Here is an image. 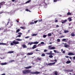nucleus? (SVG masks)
Masks as SVG:
<instances>
[{"instance_id": "obj_16", "label": "nucleus", "mask_w": 75, "mask_h": 75, "mask_svg": "<svg viewBox=\"0 0 75 75\" xmlns=\"http://www.w3.org/2000/svg\"><path fill=\"white\" fill-rule=\"evenodd\" d=\"M38 42H33V44H38Z\"/></svg>"}, {"instance_id": "obj_58", "label": "nucleus", "mask_w": 75, "mask_h": 75, "mask_svg": "<svg viewBox=\"0 0 75 75\" xmlns=\"http://www.w3.org/2000/svg\"><path fill=\"white\" fill-rule=\"evenodd\" d=\"M2 13H3V12H0V14H2Z\"/></svg>"}, {"instance_id": "obj_39", "label": "nucleus", "mask_w": 75, "mask_h": 75, "mask_svg": "<svg viewBox=\"0 0 75 75\" xmlns=\"http://www.w3.org/2000/svg\"><path fill=\"white\" fill-rule=\"evenodd\" d=\"M53 1L54 3H55L56 2H57V1H58V0H53Z\"/></svg>"}, {"instance_id": "obj_24", "label": "nucleus", "mask_w": 75, "mask_h": 75, "mask_svg": "<svg viewBox=\"0 0 75 75\" xmlns=\"http://www.w3.org/2000/svg\"><path fill=\"white\" fill-rule=\"evenodd\" d=\"M64 33H67L69 32V31L68 30H64Z\"/></svg>"}, {"instance_id": "obj_47", "label": "nucleus", "mask_w": 75, "mask_h": 75, "mask_svg": "<svg viewBox=\"0 0 75 75\" xmlns=\"http://www.w3.org/2000/svg\"><path fill=\"white\" fill-rule=\"evenodd\" d=\"M13 61H14V60H12L9 61L10 62H13Z\"/></svg>"}, {"instance_id": "obj_36", "label": "nucleus", "mask_w": 75, "mask_h": 75, "mask_svg": "<svg viewBox=\"0 0 75 75\" xmlns=\"http://www.w3.org/2000/svg\"><path fill=\"white\" fill-rule=\"evenodd\" d=\"M45 55L44 54V53H43L42 55L41 56L42 57H44V56H45Z\"/></svg>"}, {"instance_id": "obj_35", "label": "nucleus", "mask_w": 75, "mask_h": 75, "mask_svg": "<svg viewBox=\"0 0 75 75\" xmlns=\"http://www.w3.org/2000/svg\"><path fill=\"white\" fill-rule=\"evenodd\" d=\"M38 20H37V21H34V23H35V24H36V23H37L38 22Z\"/></svg>"}, {"instance_id": "obj_3", "label": "nucleus", "mask_w": 75, "mask_h": 75, "mask_svg": "<svg viewBox=\"0 0 75 75\" xmlns=\"http://www.w3.org/2000/svg\"><path fill=\"white\" fill-rule=\"evenodd\" d=\"M12 43H11V45H14V44L15 45H17V44H19V42L18 41L16 42V40H14L13 42Z\"/></svg>"}, {"instance_id": "obj_50", "label": "nucleus", "mask_w": 75, "mask_h": 75, "mask_svg": "<svg viewBox=\"0 0 75 75\" xmlns=\"http://www.w3.org/2000/svg\"><path fill=\"white\" fill-rule=\"evenodd\" d=\"M54 61L55 62H57V59H54Z\"/></svg>"}, {"instance_id": "obj_44", "label": "nucleus", "mask_w": 75, "mask_h": 75, "mask_svg": "<svg viewBox=\"0 0 75 75\" xmlns=\"http://www.w3.org/2000/svg\"><path fill=\"white\" fill-rule=\"evenodd\" d=\"M65 57L66 58H69V56H66Z\"/></svg>"}, {"instance_id": "obj_52", "label": "nucleus", "mask_w": 75, "mask_h": 75, "mask_svg": "<svg viewBox=\"0 0 75 75\" xmlns=\"http://www.w3.org/2000/svg\"><path fill=\"white\" fill-rule=\"evenodd\" d=\"M59 27V26L58 25H56V27L57 28H58Z\"/></svg>"}, {"instance_id": "obj_56", "label": "nucleus", "mask_w": 75, "mask_h": 75, "mask_svg": "<svg viewBox=\"0 0 75 75\" xmlns=\"http://www.w3.org/2000/svg\"><path fill=\"white\" fill-rule=\"evenodd\" d=\"M26 11H29V10H28V9H26Z\"/></svg>"}, {"instance_id": "obj_5", "label": "nucleus", "mask_w": 75, "mask_h": 75, "mask_svg": "<svg viewBox=\"0 0 75 75\" xmlns=\"http://www.w3.org/2000/svg\"><path fill=\"white\" fill-rule=\"evenodd\" d=\"M55 62L50 63L48 64L47 65H50V66H52V65L55 64Z\"/></svg>"}, {"instance_id": "obj_46", "label": "nucleus", "mask_w": 75, "mask_h": 75, "mask_svg": "<svg viewBox=\"0 0 75 75\" xmlns=\"http://www.w3.org/2000/svg\"><path fill=\"white\" fill-rule=\"evenodd\" d=\"M40 44H44V42H42L40 43Z\"/></svg>"}, {"instance_id": "obj_20", "label": "nucleus", "mask_w": 75, "mask_h": 75, "mask_svg": "<svg viewBox=\"0 0 75 75\" xmlns=\"http://www.w3.org/2000/svg\"><path fill=\"white\" fill-rule=\"evenodd\" d=\"M32 44H33V42H29L28 44V45H31Z\"/></svg>"}, {"instance_id": "obj_31", "label": "nucleus", "mask_w": 75, "mask_h": 75, "mask_svg": "<svg viewBox=\"0 0 75 75\" xmlns=\"http://www.w3.org/2000/svg\"><path fill=\"white\" fill-rule=\"evenodd\" d=\"M68 19L69 20V21H71L72 20V19L71 18H68Z\"/></svg>"}, {"instance_id": "obj_45", "label": "nucleus", "mask_w": 75, "mask_h": 75, "mask_svg": "<svg viewBox=\"0 0 75 75\" xmlns=\"http://www.w3.org/2000/svg\"><path fill=\"white\" fill-rule=\"evenodd\" d=\"M34 22H31L30 23V24L32 25V24H34Z\"/></svg>"}, {"instance_id": "obj_29", "label": "nucleus", "mask_w": 75, "mask_h": 75, "mask_svg": "<svg viewBox=\"0 0 75 75\" xmlns=\"http://www.w3.org/2000/svg\"><path fill=\"white\" fill-rule=\"evenodd\" d=\"M20 28H21L22 29H23V30H24V29H25V28L23 27H21Z\"/></svg>"}, {"instance_id": "obj_26", "label": "nucleus", "mask_w": 75, "mask_h": 75, "mask_svg": "<svg viewBox=\"0 0 75 75\" xmlns=\"http://www.w3.org/2000/svg\"><path fill=\"white\" fill-rule=\"evenodd\" d=\"M0 45H7V44L1 43H0Z\"/></svg>"}, {"instance_id": "obj_9", "label": "nucleus", "mask_w": 75, "mask_h": 75, "mask_svg": "<svg viewBox=\"0 0 75 75\" xmlns=\"http://www.w3.org/2000/svg\"><path fill=\"white\" fill-rule=\"evenodd\" d=\"M68 55H70V56L75 55V54H74L73 53L70 52V53H69L68 54Z\"/></svg>"}, {"instance_id": "obj_6", "label": "nucleus", "mask_w": 75, "mask_h": 75, "mask_svg": "<svg viewBox=\"0 0 75 75\" xmlns=\"http://www.w3.org/2000/svg\"><path fill=\"white\" fill-rule=\"evenodd\" d=\"M64 46L65 48H68V47H69V45H67V43H65L64 44Z\"/></svg>"}, {"instance_id": "obj_48", "label": "nucleus", "mask_w": 75, "mask_h": 75, "mask_svg": "<svg viewBox=\"0 0 75 75\" xmlns=\"http://www.w3.org/2000/svg\"><path fill=\"white\" fill-rule=\"evenodd\" d=\"M25 69H29L28 67H25Z\"/></svg>"}, {"instance_id": "obj_62", "label": "nucleus", "mask_w": 75, "mask_h": 75, "mask_svg": "<svg viewBox=\"0 0 75 75\" xmlns=\"http://www.w3.org/2000/svg\"><path fill=\"white\" fill-rule=\"evenodd\" d=\"M63 37H64V36H61L60 37H59V38H62Z\"/></svg>"}, {"instance_id": "obj_28", "label": "nucleus", "mask_w": 75, "mask_h": 75, "mask_svg": "<svg viewBox=\"0 0 75 75\" xmlns=\"http://www.w3.org/2000/svg\"><path fill=\"white\" fill-rule=\"evenodd\" d=\"M54 49H55V47H51V50H54Z\"/></svg>"}, {"instance_id": "obj_12", "label": "nucleus", "mask_w": 75, "mask_h": 75, "mask_svg": "<svg viewBox=\"0 0 75 75\" xmlns=\"http://www.w3.org/2000/svg\"><path fill=\"white\" fill-rule=\"evenodd\" d=\"M36 45H34L32 47V48L33 49H35V48H37V46H36Z\"/></svg>"}, {"instance_id": "obj_38", "label": "nucleus", "mask_w": 75, "mask_h": 75, "mask_svg": "<svg viewBox=\"0 0 75 75\" xmlns=\"http://www.w3.org/2000/svg\"><path fill=\"white\" fill-rule=\"evenodd\" d=\"M66 39H63L62 40V41H66Z\"/></svg>"}, {"instance_id": "obj_19", "label": "nucleus", "mask_w": 75, "mask_h": 75, "mask_svg": "<svg viewBox=\"0 0 75 75\" xmlns=\"http://www.w3.org/2000/svg\"><path fill=\"white\" fill-rule=\"evenodd\" d=\"M67 20H65L64 21L62 22V24H64V23H65V22H67Z\"/></svg>"}, {"instance_id": "obj_34", "label": "nucleus", "mask_w": 75, "mask_h": 75, "mask_svg": "<svg viewBox=\"0 0 75 75\" xmlns=\"http://www.w3.org/2000/svg\"><path fill=\"white\" fill-rule=\"evenodd\" d=\"M57 42H60V41H61L59 39H57Z\"/></svg>"}, {"instance_id": "obj_41", "label": "nucleus", "mask_w": 75, "mask_h": 75, "mask_svg": "<svg viewBox=\"0 0 75 75\" xmlns=\"http://www.w3.org/2000/svg\"><path fill=\"white\" fill-rule=\"evenodd\" d=\"M42 21V19H41L40 20H39V21H38L39 23L40 22H41V21Z\"/></svg>"}, {"instance_id": "obj_15", "label": "nucleus", "mask_w": 75, "mask_h": 75, "mask_svg": "<svg viewBox=\"0 0 75 75\" xmlns=\"http://www.w3.org/2000/svg\"><path fill=\"white\" fill-rule=\"evenodd\" d=\"M71 15L72 13L69 12H68L67 14V16H71Z\"/></svg>"}, {"instance_id": "obj_22", "label": "nucleus", "mask_w": 75, "mask_h": 75, "mask_svg": "<svg viewBox=\"0 0 75 75\" xmlns=\"http://www.w3.org/2000/svg\"><path fill=\"white\" fill-rule=\"evenodd\" d=\"M52 47V46H51V45H50L48 47L49 50H51V47Z\"/></svg>"}, {"instance_id": "obj_10", "label": "nucleus", "mask_w": 75, "mask_h": 75, "mask_svg": "<svg viewBox=\"0 0 75 75\" xmlns=\"http://www.w3.org/2000/svg\"><path fill=\"white\" fill-rule=\"evenodd\" d=\"M22 47H23V48H27V46L25 44H23Z\"/></svg>"}, {"instance_id": "obj_11", "label": "nucleus", "mask_w": 75, "mask_h": 75, "mask_svg": "<svg viewBox=\"0 0 75 75\" xmlns=\"http://www.w3.org/2000/svg\"><path fill=\"white\" fill-rule=\"evenodd\" d=\"M7 63L6 62H5L3 63H1L0 64V65H7Z\"/></svg>"}, {"instance_id": "obj_64", "label": "nucleus", "mask_w": 75, "mask_h": 75, "mask_svg": "<svg viewBox=\"0 0 75 75\" xmlns=\"http://www.w3.org/2000/svg\"><path fill=\"white\" fill-rule=\"evenodd\" d=\"M65 51H63V52H62V53H65Z\"/></svg>"}, {"instance_id": "obj_4", "label": "nucleus", "mask_w": 75, "mask_h": 75, "mask_svg": "<svg viewBox=\"0 0 75 75\" xmlns=\"http://www.w3.org/2000/svg\"><path fill=\"white\" fill-rule=\"evenodd\" d=\"M64 72H73V71H74V70H73V69H71V70H70V69H65L64 70Z\"/></svg>"}, {"instance_id": "obj_27", "label": "nucleus", "mask_w": 75, "mask_h": 75, "mask_svg": "<svg viewBox=\"0 0 75 75\" xmlns=\"http://www.w3.org/2000/svg\"><path fill=\"white\" fill-rule=\"evenodd\" d=\"M31 0H29L27 1L26 2V3H30V2H31Z\"/></svg>"}, {"instance_id": "obj_49", "label": "nucleus", "mask_w": 75, "mask_h": 75, "mask_svg": "<svg viewBox=\"0 0 75 75\" xmlns=\"http://www.w3.org/2000/svg\"><path fill=\"white\" fill-rule=\"evenodd\" d=\"M18 34H19V35H22V33L20 32H19V33H18Z\"/></svg>"}, {"instance_id": "obj_40", "label": "nucleus", "mask_w": 75, "mask_h": 75, "mask_svg": "<svg viewBox=\"0 0 75 75\" xmlns=\"http://www.w3.org/2000/svg\"><path fill=\"white\" fill-rule=\"evenodd\" d=\"M32 68V66H29L28 67V69H30V68Z\"/></svg>"}, {"instance_id": "obj_21", "label": "nucleus", "mask_w": 75, "mask_h": 75, "mask_svg": "<svg viewBox=\"0 0 75 75\" xmlns=\"http://www.w3.org/2000/svg\"><path fill=\"white\" fill-rule=\"evenodd\" d=\"M53 51L55 53H59V52H57V50H54Z\"/></svg>"}, {"instance_id": "obj_54", "label": "nucleus", "mask_w": 75, "mask_h": 75, "mask_svg": "<svg viewBox=\"0 0 75 75\" xmlns=\"http://www.w3.org/2000/svg\"><path fill=\"white\" fill-rule=\"evenodd\" d=\"M73 60H75V56L73 57Z\"/></svg>"}, {"instance_id": "obj_37", "label": "nucleus", "mask_w": 75, "mask_h": 75, "mask_svg": "<svg viewBox=\"0 0 75 75\" xmlns=\"http://www.w3.org/2000/svg\"><path fill=\"white\" fill-rule=\"evenodd\" d=\"M37 59L38 60H40L41 59V58H39V57H37Z\"/></svg>"}, {"instance_id": "obj_60", "label": "nucleus", "mask_w": 75, "mask_h": 75, "mask_svg": "<svg viewBox=\"0 0 75 75\" xmlns=\"http://www.w3.org/2000/svg\"><path fill=\"white\" fill-rule=\"evenodd\" d=\"M17 22V23H18L19 22V21L17 20H16Z\"/></svg>"}, {"instance_id": "obj_8", "label": "nucleus", "mask_w": 75, "mask_h": 75, "mask_svg": "<svg viewBox=\"0 0 75 75\" xmlns=\"http://www.w3.org/2000/svg\"><path fill=\"white\" fill-rule=\"evenodd\" d=\"M4 4H5V2H4V1L1 2L0 3V6H3Z\"/></svg>"}, {"instance_id": "obj_57", "label": "nucleus", "mask_w": 75, "mask_h": 75, "mask_svg": "<svg viewBox=\"0 0 75 75\" xmlns=\"http://www.w3.org/2000/svg\"><path fill=\"white\" fill-rule=\"evenodd\" d=\"M29 38V36H27L25 37V38Z\"/></svg>"}, {"instance_id": "obj_13", "label": "nucleus", "mask_w": 75, "mask_h": 75, "mask_svg": "<svg viewBox=\"0 0 75 75\" xmlns=\"http://www.w3.org/2000/svg\"><path fill=\"white\" fill-rule=\"evenodd\" d=\"M33 52H30V53H28L27 54V55H33Z\"/></svg>"}, {"instance_id": "obj_42", "label": "nucleus", "mask_w": 75, "mask_h": 75, "mask_svg": "<svg viewBox=\"0 0 75 75\" xmlns=\"http://www.w3.org/2000/svg\"><path fill=\"white\" fill-rule=\"evenodd\" d=\"M47 51H48L46 49L44 51V52H47Z\"/></svg>"}, {"instance_id": "obj_2", "label": "nucleus", "mask_w": 75, "mask_h": 75, "mask_svg": "<svg viewBox=\"0 0 75 75\" xmlns=\"http://www.w3.org/2000/svg\"><path fill=\"white\" fill-rule=\"evenodd\" d=\"M52 51H50V53L46 52L45 54H47V55H50L49 56V58H53V56L52 55L54 54V53H52Z\"/></svg>"}, {"instance_id": "obj_17", "label": "nucleus", "mask_w": 75, "mask_h": 75, "mask_svg": "<svg viewBox=\"0 0 75 75\" xmlns=\"http://www.w3.org/2000/svg\"><path fill=\"white\" fill-rule=\"evenodd\" d=\"M16 41H22V39H16Z\"/></svg>"}, {"instance_id": "obj_59", "label": "nucleus", "mask_w": 75, "mask_h": 75, "mask_svg": "<svg viewBox=\"0 0 75 75\" xmlns=\"http://www.w3.org/2000/svg\"><path fill=\"white\" fill-rule=\"evenodd\" d=\"M10 25H11V26H13V24H12V23H11L10 24Z\"/></svg>"}, {"instance_id": "obj_63", "label": "nucleus", "mask_w": 75, "mask_h": 75, "mask_svg": "<svg viewBox=\"0 0 75 75\" xmlns=\"http://www.w3.org/2000/svg\"><path fill=\"white\" fill-rule=\"evenodd\" d=\"M9 23L10 22H8V23H7V25H8V23Z\"/></svg>"}, {"instance_id": "obj_30", "label": "nucleus", "mask_w": 75, "mask_h": 75, "mask_svg": "<svg viewBox=\"0 0 75 75\" xmlns=\"http://www.w3.org/2000/svg\"><path fill=\"white\" fill-rule=\"evenodd\" d=\"M19 31H20V29H18L16 30V33H17L19 32Z\"/></svg>"}, {"instance_id": "obj_25", "label": "nucleus", "mask_w": 75, "mask_h": 75, "mask_svg": "<svg viewBox=\"0 0 75 75\" xmlns=\"http://www.w3.org/2000/svg\"><path fill=\"white\" fill-rule=\"evenodd\" d=\"M8 31H9L7 29L4 30V32H8Z\"/></svg>"}, {"instance_id": "obj_43", "label": "nucleus", "mask_w": 75, "mask_h": 75, "mask_svg": "<svg viewBox=\"0 0 75 75\" xmlns=\"http://www.w3.org/2000/svg\"><path fill=\"white\" fill-rule=\"evenodd\" d=\"M36 35H37V34H33L32 35V36H36Z\"/></svg>"}, {"instance_id": "obj_23", "label": "nucleus", "mask_w": 75, "mask_h": 75, "mask_svg": "<svg viewBox=\"0 0 75 75\" xmlns=\"http://www.w3.org/2000/svg\"><path fill=\"white\" fill-rule=\"evenodd\" d=\"M71 37H74V36H75V34L73 33H72L71 34Z\"/></svg>"}, {"instance_id": "obj_7", "label": "nucleus", "mask_w": 75, "mask_h": 75, "mask_svg": "<svg viewBox=\"0 0 75 75\" xmlns=\"http://www.w3.org/2000/svg\"><path fill=\"white\" fill-rule=\"evenodd\" d=\"M53 75H59V74H58V72L57 71H55L54 72H53Z\"/></svg>"}, {"instance_id": "obj_53", "label": "nucleus", "mask_w": 75, "mask_h": 75, "mask_svg": "<svg viewBox=\"0 0 75 75\" xmlns=\"http://www.w3.org/2000/svg\"><path fill=\"white\" fill-rule=\"evenodd\" d=\"M21 35H18V37H21Z\"/></svg>"}, {"instance_id": "obj_55", "label": "nucleus", "mask_w": 75, "mask_h": 75, "mask_svg": "<svg viewBox=\"0 0 75 75\" xmlns=\"http://www.w3.org/2000/svg\"><path fill=\"white\" fill-rule=\"evenodd\" d=\"M55 23H57V22H58V20H55Z\"/></svg>"}, {"instance_id": "obj_32", "label": "nucleus", "mask_w": 75, "mask_h": 75, "mask_svg": "<svg viewBox=\"0 0 75 75\" xmlns=\"http://www.w3.org/2000/svg\"><path fill=\"white\" fill-rule=\"evenodd\" d=\"M48 36H51L52 35V34H51V33H49L48 34Z\"/></svg>"}, {"instance_id": "obj_51", "label": "nucleus", "mask_w": 75, "mask_h": 75, "mask_svg": "<svg viewBox=\"0 0 75 75\" xmlns=\"http://www.w3.org/2000/svg\"><path fill=\"white\" fill-rule=\"evenodd\" d=\"M38 46H42V45H41V44H39L38 45Z\"/></svg>"}, {"instance_id": "obj_33", "label": "nucleus", "mask_w": 75, "mask_h": 75, "mask_svg": "<svg viewBox=\"0 0 75 75\" xmlns=\"http://www.w3.org/2000/svg\"><path fill=\"white\" fill-rule=\"evenodd\" d=\"M47 35H43V38H46V37H47Z\"/></svg>"}, {"instance_id": "obj_14", "label": "nucleus", "mask_w": 75, "mask_h": 75, "mask_svg": "<svg viewBox=\"0 0 75 75\" xmlns=\"http://www.w3.org/2000/svg\"><path fill=\"white\" fill-rule=\"evenodd\" d=\"M71 62L70 60H68L66 62V64H70Z\"/></svg>"}, {"instance_id": "obj_1", "label": "nucleus", "mask_w": 75, "mask_h": 75, "mask_svg": "<svg viewBox=\"0 0 75 75\" xmlns=\"http://www.w3.org/2000/svg\"><path fill=\"white\" fill-rule=\"evenodd\" d=\"M31 70L29 69H25L22 70V73L23 74H39L40 72L36 71L35 72H31Z\"/></svg>"}, {"instance_id": "obj_18", "label": "nucleus", "mask_w": 75, "mask_h": 75, "mask_svg": "<svg viewBox=\"0 0 75 75\" xmlns=\"http://www.w3.org/2000/svg\"><path fill=\"white\" fill-rule=\"evenodd\" d=\"M8 54H11L12 53H14V51H9L8 52Z\"/></svg>"}, {"instance_id": "obj_61", "label": "nucleus", "mask_w": 75, "mask_h": 75, "mask_svg": "<svg viewBox=\"0 0 75 75\" xmlns=\"http://www.w3.org/2000/svg\"><path fill=\"white\" fill-rule=\"evenodd\" d=\"M69 58L70 59H72V57H69Z\"/></svg>"}]
</instances>
